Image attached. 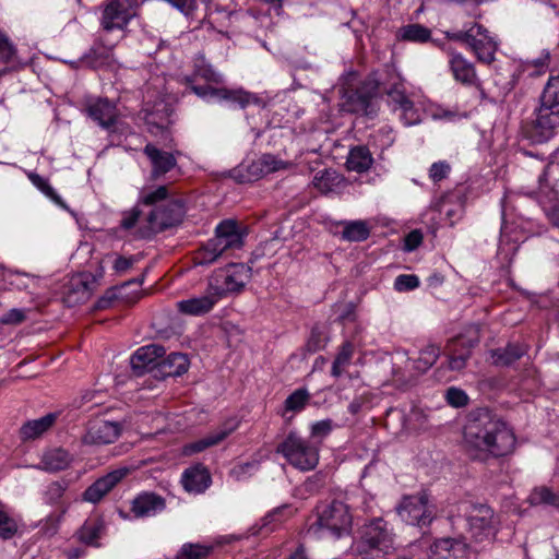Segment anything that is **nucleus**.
Returning a JSON list of instances; mask_svg holds the SVG:
<instances>
[{
  "mask_svg": "<svg viewBox=\"0 0 559 559\" xmlns=\"http://www.w3.org/2000/svg\"><path fill=\"white\" fill-rule=\"evenodd\" d=\"M72 461L71 455L62 449H52L43 454L40 468L58 472L67 468Z\"/></svg>",
  "mask_w": 559,
  "mask_h": 559,
  "instance_id": "473e14b6",
  "label": "nucleus"
},
{
  "mask_svg": "<svg viewBox=\"0 0 559 559\" xmlns=\"http://www.w3.org/2000/svg\"><path fill=\"white\" fill-rule=\"evenodd\" d=\"M218 300H221L218 293L209 284L204 295L178 301L177 309L187 316H202L210 312Z\"/></svg>",
  "mask_w": 559,
  "mask_h": 559,
  "instance_id": "6ab92c4d",
  "label": "nucleus"
},
{
  "mask_svg": "<svg viewBox=\"0 0 559 559\" xmlns=\"http://www.w3.org/2000/svg\"><path fill=\"white\" fill-rule=\"evenodd\" d=\"M92 288L90 276L85 273L74 274L70 277L63 293L64 302L70 306H76L87 301L91 297Z\"/></svg>",
  "mask_w": 559,
  "mask_h": 559,
  "instance_id": "aec40b11",
  "label": "nucleus"
},
{
  "mask_svg": "<svg viewBox=\"0 0 559 559\" xmlns=\"http://www.w3.org/2000/svg\"><path fill=\"white\" fill-rule=\"evenodd\" d=\"M56 416L48 414L41 418L29 420L21 428V437L23 440H31L38 438L46 432L55 423Z\"/></svg>",
  "mask_w": 559,
  "mask_h": 559,
  "instance_id": "72a5a7b5",
  "label": "nucleus"
},
{
  "mask_svg": "<svg viewBox=\"0 0 559 559\" xmlns=\"http://www.w3.org/2000/svg\"><path fill=\"white\" fill-rule=\"evenodd\" d=\"M23 527L20 516L13 514L10 508L0 501V538L11 539Z\"/></svg>",
  "mask_w": 559,
  "mask_h": 559,
  "instance_id": "c756f323",
  "label": "nucleus"
},
{
  "mask_svg": "<svg viewBox=\"0 0 559 559\" xmlns=\"http://www.w3.org/2000/svg\"><path fill=\"white\" fill-rule=\"evenodd\" d=\"M395 510L404 523L419 528L428 527L437 518V507L427 490L403 496Z\"/></svg>",
  "mask_w": 559,
  "mask_h": 559,
  "instance_id": "423d86ee",
  "label": "nucleus"
},
{
  "mask_svg": "<svg viewBox=\"0 0 559 559\" xmlns=\"http://www.w3.org/2000/svg\"><path fill=\"white\" fill-rule=\"evenodd\" d=\"M66 487L60 483H52L48 486L46 497L49 503H56L62 496Z\"/></svg>",
  "mask_w": 559,
  "mask_h": 559,
  "instance_id": "0e129e2a",
  "label": "nucleus"
},
{
  "mask_svg": "<svg viewBox=\"0 0 559 559\" xmlns=\"http://www.w3.org/2000/svg\"><path fill=\"white\" fill-rule=\"evenodd\" d=\"M373 164V157L368 147L358 145L353 147L346 160L347 168L356 173L367 171Z\"/></svg>",
  "mask_w": 559,
  "mask_h": 559,
  "instance_id": "7c9ffc66",
  "label": "nucleus"
},
{
  "mask_svg": "<svg viewBox=\"0 0 559 559\" xmlns=\"http://www.w3.org/2000/svg\"><path fill=\"white\" fill-rule=\"evenodd\" d=\"M370 235L368 225L362 221H354L345 224L342 237L348 241H364Z\"/></svg>",
  "mask_w": 559,
  "mask_h": 559,
  "instance_id": "c03bdc74",
  "label": "nucleus"
},
{
  "mask_svg": "<svg viewBox=\"0 0 559 559\" xmlns=\"http://www.w3.org/2000/svg\"><path fill=\"white\" fill-rule=\"evenodd\" d=\"M394 549V535L388 523L378 518L366 524L360 539L355 544V551L360 555L379 557Z\"/></svg>",
  "mask_w": 559,
  "mask_h": 559,
  "instance_id": "6e6552de",
  "label": "nucleus"
},
{
  "mask_svg": "<svg viewBox=\"0 0 559 559\" xmlns=\"http://www.w3.org/2000/svg\"><path fill=\"white\" fill-rule=\"evenodd\" d=\"M540 103L559 109V75L549 78L540 96Z\"/></svg>",
  "mask_w": 559,
  "mask_h": 559,
  "instance_id": "49530a36",
  "label": "nucleus"
},
{
  "mask_svg": "<svg viewBox=\"0 0 559 559\" xmlns=\"http://www.w3.org/2000/svg\"><path fill=\"white\" fill-rule=\"evenodd\" d=\"M242 233L236 222H222L215 229V237L204 247V262H212L222 254H235L242 251Z\"/></svg>",
  "mask_w": 559,
  "mask_h": 559,
  "instance_id": "9d476101",
  "label": "nucleus"
},
{
  "mask_svg": "<svg viewBox=\"0 0 559 559\" xmlns=\"http://www.w3.org/2000/svg\"><path fill=\"white\" fill-rule=\"evenodd\" d=\"M527 352V347L522 344H509L504 348H498L492 352L493 362L498 366H510L519 360Z\"/></svg>",
  "mask_w": 559,
  "mask_h": 559,
  "instance_id": "c9c22d12",
  "label": "nucleus"
},
{
  "mask_svg": "<svg viewBox=\"0 0 559 559\" xmlns=\"http://www.w3.org/2000/svg\"><path fill=\"white\" fill-rule=\"evenodd\" d=\"M389 97L405 126H415L421 121V110L402 91L394 88L390 91Z\"/></svg>",
  "mask_w": 559,
  "mask_h": 559,
  "instance_id": "b1692460",
  "label": "nucleus"
},
{
  "mask_svg": "<svg viewBox=\"0 0 559 559\" xmlns=\"http://www.w3.org/2000/svg\"><path fill=\"white\" fill-rule=\"evenodd\" d=\"M134 261L135 260L133 258L116 255L112 260V269L118 274L124 273L133 265Z\"/></svg>",
  "mask_w": 559,
  "mask_h": 559,
  "instance_id": "69168bd1",
  "label": "nucleus"
},
{
  "mask_svg": "<svg viewBox=\"0 0 559 559\" xmlns=\"http://www.w3.org/2000/svg\"><path fill=\"white\" fill-rule=\"evenodd\" d=\"M261 173L270 174L282 169H287L290 164L277 158L274 155L265 154L260 158Z\"/></svg>",
  "mask_w": 559,
  "mask_h": 559,
  "instance_id": "864d4df0",
  "label": "nucleus"
},
{
  "mask_svg": "<svg viewBox=\"0 0 559 559\" xmlns=\"http://www.w3.org/2000/svg\"><path fill=\"white\" fill-rule=\"evenodd\" d=\"M130 468L127 466L119 467L98 478L83 493V500L97 503L99 502L119 481L128 474Z\"/></svg>",
  "mask_w": 559,
  "mask_h": 559,
  "instance_id": "f3484780",
  "label": "nucleus"
},
{
  "mask_svg": "<svg viewBox=\"0 0 559 559\" xmlns=\"http://www.w3.org/2000/svg\"><path fill=\"white\" fill-rule=\"evenodd\" d=\"M112 60V47L103 44H95L88 52L84 53L80 59L66 61L71 68L79 69L81 67L98 69L107 67Z\"/></svg>",
  "mask_w": 559,
  "mask_h": 559,
  "instance_id": "4be33fe9",
  "label": "nucleus"
},
{
  "mask_svg": "<svg viewBox=\"0 0 559 559\" xmlns=\"http://www.w3.org/2000/svg\"><path fill=\"white\" fill-rule=\"evenodd\" d=\"M333 426L334 424L332 419H323L313 423L310 429L311 438L314 439L317 443H320L331 433Z\"/></svg>",
  "mask_w": 559,
  "mask_h": 559,
  "instance_id": "5fc2aeb1",
  "label": "nucleus"
},
{
  "mask_svg": "<svg viewBox=\"0 0 559 559\" xmlns=\"http://www.w3.org/2000/svg\"><path fill=\"white\" fill-rule=\"evenodd\" d=\"M451 166L444 160L433 163L429 168V178L433 182H439L448 177Z\"/></svg>",
  "mask_w": 559,
  "mask_h": 559,
  "instance_id": "052dcab7",
  "label": "nucleus"
},
{
  "mask_svg": "<svg viewBox=\"0 0 559 559\" xmlns=\"http://www.w3.org/2000/svg\"><path fill=\"white\" fill-rule=\"evenodd\" d=\"M430 35L429 28L420 24L406 25L400 29V37L408 41L425 43L430 38Z\"/></svg>",
  "mask_w": 559,
  "mask_h": 559,
  "instance_id": "a18cd8bd",
  "label": "nucleus"
},
{
  "mask_svg": "<svg viewBox=\"0 0 559 559\" xmlns=\"http://www.w3.org/2000/svg\"><path fill=\"white\" fill-rule=\"evenodd\" d=\"M28 179L31 180V182L39 190L41 191L46 197H48L49 199H51L53 202H56L57 204L63 206L62 204V201L60 199V197L56 193V191L53 190V188L49 185V182L47 181V179H45L44 177L37 175V174H34V173H29L28 174Z\"/></svg>",
  "mask_w": 559,
  "mask_h": 559,
  "instance_id": "3c124183",
  "label": "nucleus"
},
{
  "mask_svg": "<svg viewBox=\"0 0 559 559\" xmlns=\"http://www.w3.org/2000/svg\"><path fill=\"white\" fill-rule=\"evenodd\" d=\"M447 38L464 44L481 63L490 64L495 61L498 41L486 27L478 23H473L466 29L448 32Z\"/></svg>",
  "mask_w": 559,
  "mask_h": 559,
  "instance_id": "0eeeda50",
  "label": "nucleus"
},
{
  "mask_svg": "<svg viewBox=\"0 0 559 559\" xmlns=\"http://www.w3.org/2000/svg\"><path fill=\"white\" fill-rule=\"evenodd\" d=\"M139 216H140V212L136 209L132 210L129 213H126L121 221L122 227L126 229L132 228L135 225V223L138 222Z\"/></svg>",
  "mask_w": 559,
  "mask_h": 559,
  "instance_id": "338daca9",
  "label": "nucleus"
},
{
  "mask_svg": "<svg viewBox=\"0 0 559 559\" xmlns=\"http://www.w3.org/2000/svg\"><path fill=\"white\" fill-rule=\"evenodd\" d=\"M235 425H233L228 430L223 429L217 432L211 433L210 436L202 438L198 441L186 444L182 449L183 455H192L194 453L201 452L206 448L217 444L221 442L231 430H234Z\"/></svg>",
  "mask_w": 559,
  "mask_h": 559,
  "instance_id": "e433bc0d",
  "label": "nucleus"
},
{
  "mask_svg": "<svg viewBox=\"0 0 559 559\" xmlns=\"http://www.w3.org/2000/svg\"><path fill=\"white\" fill-rule=\"evenodd\" d=\"M165 507V500L160 496L143 492L132 500L131 512L135 518H150L160 513Z\"/></svg>",
  "mask_w": 559,
  "mask_h": 559,
  "instance_id": "393cba45",
  "label": "nucleus"
},
{
  "mask_svg": "<svg viewBox=\"0 0 559 559\" xmlns=\"http://www.w3.org/2000/svg\"><path fill=\"white\" fill-rule=\"evenodd\" d=\"M287 462L300 471H311L319 462V445L290 432L277 447Z\"/></svg>",
  "mask_w": 559,
  "mask_h": 559,
  "instance_id": "1a4fd4ad",
  "label": "nucleus"
},
{
  "mask_svg": "<svg viewBox=\"0 0 559 559\" xmlns=\"http://www.w3.org/2000/svg\"><path fill=\"white\" fill-rule=\"evenodd\" d=\"M326 345L324 333L319 328H313L306 343V349L310 354H314L323 349Z\"/></svg>",
  "mask_w": 559,
  "mask_h": 559,
  "instance_id": "6e6d98bb",
  "label": "nucleus"
},
{
  "mask_svg": "<svg viewBox=\"0 0 559 559\" xmlns=\"http://www.w3.org/2000/svg\"><path fill=\"white\" fill-rule=\"evenodd\" d=\"M286 516H290L293 514V510L289 506L285 504V506H282L275 510H273L271 513H269L264 519H263V524L257 528L255 526H252L249 532H250V535H259V534H263V535H267L270 534L274 527H270V523L271 522H281L282 521V518L283 515Z\"/></svg>",
  "mask_w": 559,
  "mask_h": 559,
  "instance_id": "79ce46f5",
  "label": "nucleus"
},
{
  "mask_svg": "<svg viewBox=\"0 0 559 559\" xmlns=\"http://www.w3.org/2000/svg\"><path fill=\"white\" fill-rule=\"evenodd\" d=\"M419 286V278L414 274H401L394 281V288L397 292H408Z\"/></svg>",
  "mask_w": 559,
  "mask_h": 559,
  "instance_id": "4d7b16f0",
  "label": "nucleus"
},
{
  "mask_svg": "<svg viewBox=\"0 0 559 559\" xmlns=\"http://www.w3.org/2000/svg\"><path fill=\"white\" fill-rule=\"evenodd\" d=\"M185 214L183 203L179 200H169L165 207H156L148 214L151 228L163 230L179 224Z\"/></svg>",
  "mask_w": 559,
  "mask_h": 559,
  "instance_id": "dca6fc26",
  "label": "nucleus"
},
{
  "mask_svg": "<svg viewBox=\"0 0 559 559\" xmlns=\"http://www.w3.org/2000/svg\"><path fill=\"white\" fill-rule=\"evenodd\" d=\"M440 347L436 344H429L420 350L419 357L416 361V368L420 371L428 370L439 358Z\"/></svg>",
  "mask_w": 559,
  "mask_h": 559,
  "instance_id": "de8ad7c7",
  "label": "nucleus"
},
{
  "mask_svg": "<svg viewBox=\"0 0 559 559\" xmlns=\"http://www.w3.org/2000/svg\"><path fill=\"white\" fill-rule=\"evenodd\" d=\"M189 359L181 353H171L160 360L159 369L165 377H177L187 372Z\"/></svg>",
  "mask_w": 559,
  "mask_h": 559,
  "instance_id": "2f4dec72",
  "label": "nucleus"
},
{
  "mask_svg": "<svg viewBox=\"0 0 559 559\" xmlns=\"http://www.w3.org/2000/svg\"><path fill=\"white\" fill-rule=\"evenodd\" d=\"M342 84V109L347 112L372 116L376 114L373 97L378 91V83L374 80H366L360 87L354 88L355 73L347 74Z\"/></svg>",
  "mask_w": 559,
  "mask_h": 559,
  "instance_id": "39448f33",
  "label": "nucleus"
},
{
  "mask_svg": "<svg viewBox=\"0 0 559 559\" xmlns=\"http://www.w3.org/2000/svg\"><path fill=\"white\" fill-rule=\"evenodd\" d=\"M121 430L120 424L97 418L88 423L82 440L88 445H106L114 443L120 437Z\"/></svg>",
  "mask_w": 559,
  "mask_h": 559,
  "instance_id": "4468645a",
  "label": "nucleus"
},
{
  "mask_svg": "<svg viewBox=\"0 0 559 559\" xmlns=\"http://www.w3.org/2000/svg\"><path fill=\"white\" fill-rule=\"evenodd\" d=\"M311 399V394L306 388H299L290 393L285 402L283 408V417H286L288 413H299L301 412L306 405L309 403Z\"/></svg>",
  "mask_w": 559,
  "mask_h": 559,
  "instance_id": "4c0bfd02",
  "label": "nucleus"
},
{
  "mask_svg": "<svg viewBox=\"0 0 559 559\" xmlns=\"http://www.w3.org/2000/svg\"><path fill=\"white\" fill-rule=\"evenodd\" d=\"M168 197V190L165 186L157 187L156 189H144L141 192V203L144 205H156L165 201Z\"/></svg>",
  "mask_w": 559,
  "mask_h": 559,
  "instance_id": "603ef678",
  "label": "nucleus"
},
{
  "mask_svg": "<svg viewBox=\"0 0 559 559\" xmlns=\"http://www.w3.org/2000/svg\"><path fill=\"white\" fill-rule=\"evenodd\" d=\"M145 154L148 157L154 176L168 173L176 166V157L171 152L156 147L154 144L145 146Z\"/></svg>",
  "mask_w": 559,
  "mask_h": 559,
  "instance_id": "cd10ccee",
  "label": "nucleus"
},
{
  "mask_svg": "<svg viewBox=\"0 0 559 559\" xmlns=\"http://www.w3.org/2000/svg\"><path fill=\"white\" fill-rule=\"evenodd\" d=\"M26 319V313L23 309L13 308L3 314L0 319L2 324H19Z\"/></svg>",
  "mask_w": 559,
  "mask_h": 559,
  "instance_id": "680f3d73",
  "label": "nucleus"
},
{
  "mask_svg": "<svg viewBox=\"0 0 559 559\" xmlns=\"http://www.w3.org/2000/svg\"><path fill=\"white\" fill-rule=\"evenodd\" d=\"M173 108L170 104L160 99L152 108H145V122L148 132L160 139V143L167 145L171 142L169 127L173 123Z\"/></svg>",
  "mask_w": 559,
  "mask_h": 559,
  "instance_id": "9b49d317",
  "label": "nucleus"
},
{
  "mask_svg": "<svg viewBox=\"0 0 559 559\" xmlns=\"http://www.w3.org/2000/svg\"><path fill=\"white\" fill-rule=\"evenodd\" d=\"M165 354L163 346L150 344L138 348L131 356L130 364L136 373H142L155 367H159V359Z\"/></svg>",
  "mask_w": 559,
  "mask_h": 559,
  "instance_id": "412c9836",
  "label": "nucleus"
},
{
  "mask_svg": "<svg viewBox=\"0 0 559 559\" xmlns=\"http://www.w3.org/2000/svg\"><path fill=\"white\" fill-rule=\"evenodd\" d=\"M243 264L229 263L225 267L215 271L209 283L222 299L229 293L238 292L243 286Z\"/></svg>",
  "mask_w": 559,
  "mask_h": 559,
  "instance_id": "ddd939ff",
  "label": "nucleus"
},
{
  "mask_svg": "<svg viewBox=\"0 0 559 559\" xmlns=\"http://www.w3.org/2000/svg\"><path fill=\"white\" fill-rule=\"evenodd\" d=\"M34 278L25 273L12 271L5 267H0V282L3 283V287H12L17 289H25L29 286V283Z\"/></svg>",
  "mask_w": 559,
  "mask_h": 559,
  "instance_id": "ea45409f",
  "label": "nucleus"
},
{
  "mask_svg": "<svg viewBox=\"0 0 559 559\" xmlns=\"http://www.w3.org/2000/svg\"><path fill=\"white\" fill-rule=\"evenodd\" d=\"M19 64L15 51L8 38L0 32V76Z\"/></svg>",
  "mask_w": 559,
  "mask_h": 559,
  "instance_id": "37998d69",
  "label": "nucleus"
},
{
  "mask_svg": "<svg viewBox=\"0 0 559 559\" xmlns=\"http://www.w3.org/2000/svg\"><path fill=\"white\" fill-rule=\"evenodd\" d=\"M212 550L213 545L209 543H187L181 546L176 559H204Z\"/></svg>",
  "mask_w": 559,
  "mask_h": 559,
  "instance_id": "a19ab883",
  "label": "nucleus"
},
{
  "mask_svg": "<svg viewBox=\"0 0 559 559\" xmlns=\"http://www.w3.org/2000/svg\"><path fill=\"white\" fill-rule=\"evenodd\" d=\"M90 117L102 128L110 129L118 119L116 106L107 99H97L88 105Z\"/></svg>",
  "mask_w": 559,
  "mask_h": 559,
  "instance_id": "bb28decb",
  "label": "nucleus"
},
{
  "mask_svg": "<svg viewBox=\"0 0 559 559\" xmlns=\"http://www.w3.org/2000/svg\"><path fill=\"white\" fill-rule=\"evenodd\" d=\"M186 82L193 93L207 103L243 107L245 94L242 90H233L222 85V75L214 71L203 57L195 60L193 75L191 78L187 76Z\"/></svg>",
  "mask_w": 559,
  "mask_h": 559,
  "instance_id": "f03ea898",
  "label": "nucleus"
},
{
  "mask_svg": "<svg viewBox=\"0 0 559 559\" xmlns=\"http://www.w3.org/2000/svg\"><path fill=\"white\" fill-rule=\"evenodd\" d=\"M530 501L532 504L559 507V493L552 492L547 487H538L531 492Z\"/></svg>",
  "mask_w": 559,
  "mask_h": 559,
  "instance_id": "09e8293b",
  "label": "nucleus"
},
{
  "mask_svg": "<svg viewBox=\"0 0 559 559\" xmlns=\"http://www.w3.org/2000/svg\"><path fill=\"white\" fill-rule=\"evenodd\" d=\"M559 127V109L542 104L536 110V118L532 122L531 138L536 142L548 141Z\"/></svg>",
  "mask_w": 559,
  "mask_h": 559,
  "instance_id": "2eb2a0df",
  "label": "nucleus"
},
{
  "mask_svg": "<svg viewBox=\"0 0 559 559\" xmlns=\"http://www.w3.org/2000/svg\"><path fill=\"white\" fill-rule=\"evenodd\" d=\"M549 61H550V53H549V51H543L540 57L532 60V64L536 69H538V71L540 72V71H544L545 69L548 68Z\"/></svg>",
  "mask_w": 559,
  "mask_h": 559,
  "instance_id": "774afa93",
  "label": "nucleus"
},
{
  "mask_svg": "<svg viewBox=\"0 0 559 559\" xmlns=\"http://www.w3.org/2000/svg\"><path fill=\"white\" fill-rule=\"evenodd\" d=\"M343 183L341 177L335 170L324 169L318 171L312 179L313 187L321 193L335 191Z\"/></svg>",
  "mask_w": 559,
  "mask_h": 559,
  "instance_id": "f704fd0d",
  "label": "nucleus"
},
{
  "mask_svg": "<svg viewBox=\"0 0 559 559\" xmlns=\"http://www.w3.org/2000/svg\"><path fill=\"white\" fill-rule=\"evenodd\" d=\"M353 515L349 507L340 500L317 508V519L307 530V536L314 539H340L350 535Z\"/></svg>",
  "mask_w": 559,
  "mask_h": 559,
  "instance_id": "7ed1b4c3",
  "label": "nucleus"
},
{
  "mask_svg": "<svg viewBox=\"0 0 559 559\" xmlns=\"http://www.w3.org/2000/svg\"><path fill=\"white\" fill-rule=\"evenodd\" d=\"M181 483L188 492L202 493L211 485V475L206 467L197 464L183 472Z\"/></svg>",
  "mask_w": 559,
  "mask_h": 559,
  "instance_id": "a878e982",
  "label": "nucleus"
},
{
  "mask_svg": "<svg viewBox=\"0 0 559 559\" xmlns=\"http://www.w3.org/2000/svg\"><path fill=\"white\" fill-rule=\"evenodd\" d=\"M459 518L465 519L466 530L474 542L491 543L496 538L499 531V520L489 506L462 501L449 513V520L452 524Z\"/></svg>",
  "mask_w": 559,
  "mask_h": 559,
  "instance_id": "20e7f679",
  "label": "nucleus"
},
{
  "mask_svg": "<svg viewBox=\"0 0 559 559\" xmlns=\"http://www.w3.org/2000/svg\"><path fill=\"white\" fill-rule=\"evenodd\" d=\"M445 400L453 407H463L467 404L468 396L463 390L452 386L447 390Z\"/></svg>",
  "mask_w": 559,
  "mask_h": 559,
  "instance_id": "bf43d9fd",
  "label": "nucleus"
},
{
  "mask_svg": "<svg viewBox=\"0 0 559 559\" xmlns=\"http://www.w3.org/2000/svg\"><path fill=\"white\" fill-rule=\"evenodd\" d=\"M440 212L444 213L450 224L453 225L462 216L463 205L461 203L451 204L450 200L443 199L440 205Z\"/></svg>",
  "mask_w": 559,
  "mask_h": 559,
  "instance_id": "13d9d810",
  "label": "nucleus"
},
{
  "mask_svg": "<svg viewBox=\"0 0 559 559\" xmlns=\"http://www.w3.org/2000/svg\"><path fill=\"white\" fill-rule=\"evenodd\" d=\"M433 556L440 559H468V546L462 538H440L430 547Z\"/></svg>",
  "mask_w": 559,
  "mask_h": 559,
  "instance_id": "5701e85b",
  "label": "nucleus"
},
{
  "mask_svg": "<svg viewBox=\"0 0 559 559\" xmlns=\"http://www.w3.org/2000/svg\"><path fill=\"white\" fill-rule=\"evenodd\" d=\"M136 0H110L103 10V28L107 32L123 29L136 15Z\"/></svg>",
  "mask_w": 559,
  "mask_h": 559,
  "instance_id": "f8f14e48",
  "label": "nucleus"
},
{
  "mask_svg": "<svg viewBox=\"0 0 559 559\" xmlns=\"http://www.w3.org/2000/svg\"><path fill=\"white\" fill-rule=\"evenodd\" d=\"M461 342V340H455L451 344L448 345L449 350V368L451 370H462L466 366V361L469 358V348L462 350L461 353H456L452 346L456 343Z\"/></svg>",
  "mask_w": 559,
  "mask_h": 559,
  "instance_id": "8fccbe9b",
  "label": "nucleus"
},
{
  "mask_svg": "<svg viewBox=\"0 0 559 559\" xmlns=\"http://www.w3.org/2000/svg\"><path fill=\"white\" fill-rule=\"evenodd\" d=\"M448 63L453 79L467 86L475 85L478 81L475 66L461 52L448 49Z\"/></svg>",
  "mask_w": 559,
  "mask_h": 559,
  "instance_id": "a211bd4d",
  "label": "nucleus"
},
{
  "mask_svg": "<svg viewBox=\"0 0 559 559\" xmlns=\"http://www.w3.org/2000/svg\"><path fill=\"white\" fill-rule=\"evenodd\" d=\"M421 242H423L421 231L418 229H414L405 236L404 250L408 251V252L414 251L415 249H417L420 246Z\"/></svg>",
  "mask_w": 559,
  "mask_h": 559,
  "instance_id": "e2e57ef3",
  "label": "nucleus"
},
{
  "mask_svg": "<svg viewBox=\"0 0 559 559\" xmlns=\"http://www.w3.org/2000/svg\"><path fill=\"white\" fill-rule=\"evenodd\" d=\"M354 355V345L350 342H345L338 349L337 355L332 364L331 374L334 378H340L344 374L346 369L350 366Z\"/></svg>",
  "mask_w": 559,
  "mask_h": 559,
  "instance_id": "58836bf2",
  "label": "nucleus"
},
{
  "mask_svg": "<svg viewBox=\"0 0 559 559\" xmlns=\"http://www.w3.org/2000/svg\"><path fill=\"white\" fill-rule=\"evenodd\" d=\"M105 534V524L100 519H88L76 532V538L84 545L99 547Z\"/></svg>",
  "mask_w": 559,
  "mask_h": 559,
  "instance_id": "c85d7f7f",
  "label": "nucleus"
},
{
  "mask_svg": "<svg viewBox=\"0 0 559 559\" xmlns=\"http://www.w3.org/2000/svg\"><path fill=\"white\" fill-rule=\"evenodd\" d=\"M512 429L501 419L481 412L469 419L464 428V445L473 460L504 456L515 448Z\"/></svg>",
  "mask_w": 559,
  "mask_h": 559,
  "instance_id": "f257e3e1",
  "label": "nucleus"
}]
</instances>
